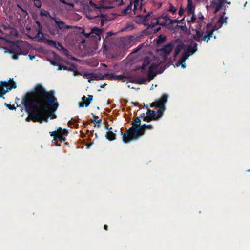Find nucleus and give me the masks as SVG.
Masks as SVG:
<instances>
[{
	"label": "nucleus",
	"mask_w": 250,
	"mask_h": 250,
	"mask_svg": "<svg viewBox=\"0 0 250 250\" xmlns=\"http://www.w3.org/2000/svg\"><path fill=\"white\" fill-rule=\"evenodd\" d=\"M54 94V91H47L40 84H37L32 91L27 92L21 102L28 114L26 121L41 123L47 122L49 116L46 115V112L56 110L59 106Z\"/></svg>",
	"instance_id": "nucleus-1"
},
{
	"label": "nucleus",
	"mask_w": 250,
	"mask_h": 250,
	"mask_svg": "<svg viewBox=\"0 0 250 250\" xmlns=\"http://www.w3.org/2000/svg\"><path fill=\"white\" fill-rule=\"evenodd\" d=\"M41 39L44 42L47 43L49 46L53 47H56V42L55 41L52 40H49L44 38H41Z\"/></svg>",
	"instance_id": "nucleus-21"
},
{
	"label": "nucleus",
	"mask_w": 250,
	"mask_h": 250,
	"mask_svg": "<svg viewBox=\"0 0 250 250\" xmlns=\"http://www.w3.org/2000/svg\"><path fill=\"white\" fill-rule=\"evenodd\" d=\"M17 87L16 83L13 81V79H10L9 81H1L0 82V98L3 97L9 90L15 89Z\"/></svg>",
	"instance_id": "nucleus-5"
},
{
	"label": "nucleus",
	"mask_w": 250,
	"mask_h": 250,
	"mask_svg": "<svg viewBox=\"0 0 250 250\" xmlns=\"http://www.w3.org/2000/svg\"><path fill=\"white\" fill-rule=\"evenodd\" d=\"M166 39V38L165 36H164L163 35H160L158 37V39L157 40L158 43H160L164 42L165 41Z\"/></svg>",
	"instance_id": "nucleus-34"
},
{
	"label": "nucleus",
	"mask_w": 250,
	"mask_h": 250,
	"mask_svg": "<svg viewBox=\"0 0 250 250\" xmlns=\"http://www.w3.org/2000/svg\"><path fill=\"white\" fill-rule=\"evenodd\" d=\"M178 28H180L184 32H187L188 31V28L186 27L185 24H184V25H181L177 24L175 27V29H178Z\"/></svg>",
	"instance_id": "nucleus-30"
},
{
	"label": "nucleus",
	"mask_w": 250,
	"mask_h": 250,
	"mask_svg": "<svg viewBox=\"0 0 250 250\" xmlns=\"http://www.w3.org/2000/svg\"><path fill=\"white\" fill-rule=\"evenodd\" d=\"M169 21H170V22H169V23L168 24V26L169 27H170L174 23V21H172L173 19H170V20Z\"/></svg>",
	"instance_id": "nucleus-52"
},
{
	"label": "nucleus",
	"mask_w": 250,
	"mask_h": 250,
	"mask_svg": "<svg viewBox=\"0 0 250 250\" xmlns=\"http://www.w3.org/2000/svg\"><path fill=\"white\" fill-rule=\"evenodd\" d=\"M92 122L94 124H95L96 123H99V124L97 125V126L98 127H99L100 126V123L101 122V120H96V119H93L92 120Z\"/></svg>",
	"instance_id": "nucleus-44"
},
{
	"label": "nucleus",
	"mask_w": 250,
	"mask_h": 250,
	"mask_svg": "<svg viewBox=\"0 0 250 250\" xmlns=\"http://www.w3.org/2000/svg\"><path fill=\"white\" fill-rule=\"evenodd\" d=\"M184 48L183 44H178L174 49V57H176Z\"/></svg>",
	"instance_id": "nucleus-23"
},
{
	"label": "nucleus",
	"mask_w": 250,
	"mask_h": 250,
	"mask_svg": "<svg viewBox=\"0 0 250 250\" xmlns=\"http://www.w3.org/2000/svg\"><path fill=\"white\" fill-rule=\"evenodd\" d=\"M142 117H141V116L140 117H137L135 120H133L132 121V124L133 125L132 126H134V127H137L139 125L140 126L141 125V120H140V118H142Z\"/></svg>",
	"instance_id": "nucleus-24"
},
{
	"label": "nucleus",
	"mask_w": 250,
	"mask_h": 250,
	"mask_svg": "<svg viewBox=\"0 0 250 250\" xmlns=\"http://www.w3.org/2000/svg\"><path fill=\"white\" fill-rule=\"evenodd\" d=\"M99 30L100 31V33L98 34V35H97L95 34V33H93V35H91V38L93 39L95 41L98 42L101 40V35L102 34L103 31L102 29H100L99 28Z\"/></svg>",
	"instance_id": "nucleus-22"
},
{
	"label": "nucleus",
	"mask_w": 250,
	"mask_h": 250,
	"mask_svg": "<svg viewBox=\"0 0 250 250\" xmlns=\"http://www.w3.org/2000/svg\"><path fill=\"white\" fill-rule=\"evenodd\" d=\"M36 38H40L41 40H42L41 38H43V34L42 32V29H38V33L36 36Z\"/></svg>",
	"instance_id": "nucleus-36"
},
{
	"label": "nucleus",
	"mask_w": 250,
	"mask_h": 250,
	"mask_svg": "<svg viewBox=\"0 0 250 250\" xmlns=\"http://www.w3.org/2000/svg\"><path fill=\"white\" fill-rule=\"evenodd\" d=\"M112 131H113L114 133H115L116 134V133L117 132V130H114L113 128H112Z\"/></svg>",
	"instance_id": "nucleus-63"
},
{
	"label": "nucleus",
	"mask_w": 250,
	"mask_h": 250,
	"mask_svg": "<svg viewBox=\"0 0 250 250\" xmlns=\"http://www.w3.org/2000/svg\"><path fill=\"white\" fill-rule=\"evenodd\" d=\"M160 30V27L158 28L155 31V32H158Z\"/></svg>",
	"instance_id": "nucleus-60"
},
{
	"label": "nucleus",
	"mask_w": 250,
	"mask_h": 250,
	"mask_svg": "<svg viewBox=\"0 0 250 250\" xmlns=\"http://www.w3.org/2000/svg\"><path fill=\"white\" fill-rule=\"evenodd\" d=\"M158 66V65L156 63H152L149 67V70L150 71V73L153 71L154 69H156Z\"/></svg>",
	"instance_id": "nucleus-32"
},
{
	"label": "nucleus",
	"mask_w": 250,
	"mask_h": 250,
	"mask_svg": "<svg viewBox=\"0 0 250 250\" xmlns=\"http://www.w3.org/2000/svg\"><path fill=\"white\" fill-rule=\"evenodd\" d=\"M152 13H148L147 15L145 16L143 15H139V17H141L144 24L145 25H146L148 24V28H154L156 25H161L162 26H164L166 24V21H169L170 20V18L169 16L166 15H163L161 17H159L158 18L156 19V21L155 22H151V24L150 25L148 23H147V20L148 19V17L152 14Z\"/></svg>",
	"instance_id": "nucleus-3"
},
{
	"label": "nucleus",
	"mask_w": 250,
	"mask_h": 250,
	"mask_svg": "<svg viewBox=\"0 0 250 250\" xmlns=\"http://www.w3.org/2000/svg\"><path fill=\"white\" fill-rule=\"evenodd\" d=\"M5 49L6 50V52H8L12 54V58L15 60L18 59V56L22 53L20 47L18 45L11 47L9 49L5 48Z\"/></svg>",
	"instance_id": "nucleus-7"
},
{
	"label": "nucleus",
	"mask_w": 250,
	"mask_h": 250,
	"mask_svg": "<svg viewBox=\"0 0 250 250\" xmlns=\"http://www.w3.org/2000/svg\"><path fill=\"white\" fill-rule=\"evenodd\" d=\"M50 135L51 136L54 137V139H53V141H57L59 140L61 142V137L57 134V131H53L50 132Z\"/></svg>",
	"instance_id": "nucleus-26"
},
{
	"label": "nucleus",
	"mask_w": 250,
	"mask_h": 250,
	"mask_svg": "<svg viewBox=\"0 0 250 250\" xmlns=\"http://www.w3.org/2000/svg\"><path fill=\"white\" fill-rule=\"evenodd\" d=\"M169 11L171 12V13H172L173 14V13L176 12V9L174 6L171 5L170 6V8H169Z\"/></svg>",
	"instance_id": "nucleus-43"
},
{
	"label": "nucleus",
	"mask_w": 250,
	"mask_h": 250,
	"mask_svg": "<svg viewBox=\"0 0 250 250\" xmlns=\"http://www.w3.org/2000/svg\"><path fill=\"white\" fill-rule=\"evenodd\" d=\"M141 117L143 118V120L144 121L146 122H149L153 120H157V118H153V117H151L150 116H148L147 114L146 116H145V114H143V115H141Z\"/></svg>",
	"instance_id": "nucleus-25"
},
{
	"label": "nucleus",
	"mask_w": 250,
	"mask_h": 250,
	"mask_svg": "<svg viewBox=\"0 0 250 250\" xmlns=\"http://www.w3.org/2000/svg\"><path fill=\"white\" fill-rule=\"evenodd\" d=\"M192 14V16H191V17L190 18V20H187V21L188 23H189V22H194L195 21V20H196V17L195 16V15L194 14V13Z\"/></svg>",
	"instance_id": "nucleus-42"
},
{
	"label": "nucleus",
	"mask_w": 250,
	"mask_h": 250,
	"mask_svg": "<svg viewBox=\"0 0 250 250\" xmlns=\"http://www.w3.org/2000/svg\"><path fill=\"white\" fill-rule=\"evenodd\" d=\"M80 30H81V33L83 34V35H85V31H84V29L83 28H82L81 27H79L78 28Z\"/></svg>",
	"instance_id": "nucleus-50"
},
{
	"label": "nucleus",
	"mask_w": 250,
	"mask_h": 250,
	"mask_svg": "<svg viewBox=\"0 0 250 250\" xmlns=\"http://www.w3.org/2000/svg\"><path fill=\"white\" fill-rule=\"evenodd\" d=\"M227 3L229 5H230L231 4V2L230 1H226V3Z\"/></svg>",
	"instance_id": "nucleus-61"
},
{
	"label": "nucleus",
	"mask_w": 250,
	"mask_h": 250,
	"mask_svg": "<svg viewBox=\"0 0 250 250\" xmlns=\"http://www.w3.org/2000/svg\"><path fill=\"white\" fill-rule=\"evenodd\" d=\"M188 12L193 14L194 13V8L193 7L192 1L190 2V4L189 5V2L188 1Z\"/></svg>",
	"instance_id": "nucleus-33"
},
{
	"label": "nucleus",
	"mask_w": 250,
	"mask_h": 250,
	"mask_svg": "<svg viewBox=\"0 0 250 250\" xmlns=\"http://www.w3.org/2000/svg\"><path fill=\"white\" fill-rule=\"evenodd\" d=\"M156 76V74L152 71L151 73H150V71H148V80H151L154 78V77Z\"/></svg>",
	"instance_id": "nucleus-39"
},
{
	"label": "nucleus",
	"mask_w": 250,
	"mask_h": 250,
	"mask_svg": "<svg viewBox=\"0 0 250 250\" xmlns=\"http://www.w3.org/2000/svg\"><path fill=\"white\" fill-rule=\"evenodd\" d=\"M4 105L5 106H6L7 107H8L10 110H16V109L15 106H14V105H11V104H8L6 103H4Z\"/></svg>",
	"instance_id": "nucleus-41"
},
{
	"label": "nucleus",
	"mask_w": 250,
	"mask_h": 250,
	"mask_svg": "<svg viewBox=\"0 0 250 250\" xmlns=\"http://www.w3.org/2000/svg\"><path fill=\"white\" fill-rule=\"evenodd\" d=\"M180 65H181V67L182 68H185L186 67V65L185 62L182 63H180Z\"/></svg>",
	"instance_id": "nucleus-54"
},
{
	"label": "nucleus",
	"mask_w": 250,
	"mask_h": 250,
	"mask_svg": "<svg viewBox=\"0 0 250 250\" xmlns=\"http://www.w3.org/2000/svg\"><path fill=\"white\" fill-rule=\"evenodd\" d=\"M172 21H174V23H178L179 22V21L177 19H174Z\"/></svg>",
	"instance_id": "nucleus-56"
},
{
	"label": "nucleus",
	"mask_w": 250,
	"mask_h": 250,
	"mask_svg": "<svg viewBox=\"0 0 250 250\" xmlns=\"http://www.w3.org/2000/svg\"><path fill=\"white\" fill-rule=\"evenodd\" d=\"M168 98V95L166 94H163L160 99H158V100L155 101L154 102H153L151 104H149V106L151 108H153L154 106H157L160 109V104H162L163 103V106H165V103L167 102Z\"/></svg>",
	"instance_id": "nucleus-8"
},
{
	"label": "nucleus",
	"mask_w": 250,
	"mask_h": 250,
	"mask_svg": "<svg viewBox=\"0 0 250 250\" xmlns=\"http://www.w3.org/2000/svg\"><path fill=\"white\" fill-rule=\"evenodd\" d=\"M190 56V55L187 51L184 52L183 53H182L181 58L177 62L176 65L177 66H180V63H184Z\"/></svg>",
	"instance_id": "nucleus-18"
},
{
	"label": "nucleus",
	"mask_w": 250,
	"mask_h": 250,
	"mask_svg": "<svg viewBox=\"0 0 250 250\" xmlns=\"http://www.w3.org/2000/svg\"><path fill=\"white\" fill-rule=\"evenodd\" d=\"M56 131L57 132V134L61 137V142H65L66 139L64 136H67L68 134V130L65 129H62L61 127H60L58 128Z\"/></svg>",
	"instance_id": "nucleus-15"
},
{
	"label": "nucleus",
	"mask_w": 250,
	"mask_h": 250,
	"mask_svg": "<svg viewBox=\"0 0 250 250\" xmlns=\"http://www.w3.org/2000/svg\"><path fill=\"white\" fill-rule=\"evenodd\" d=\"M29 59L31 60H32L33 59L35 58V56L33 55H29Z\"/></svg>",
	"instance_id": "nucleus-53"
},
{
	"label": "nucleus",
	"mask_w": 250,
	"mask_h": 250,
	"mask_svg": "<svg viewBox=\"0 0 250 250\" xmlns=\"http://www.w3.org/2000/svg\"><path fill=\"white\" fill-rule=\"evenodd\" d=\"M105 85H106V83H104V84H102V85L100 86V87H101V88H104V86H105Z\"/></svg>",
	"instance_id": "nucleus-59"
},
{
	"label": "nucleus",
	"mask_w": 250,
	"mask_h": 250,
	"mask_svg": "<svg viewBox=\"0 0 250 250\" xmlns=\"http://www.w3.org/2000/svg\"><path fill=\"white\" fill-rule=\"evenodd\" d=\"M35 22L38 26V29H42V26L41 22L39 21H36Z\"/></svg>",
	"instance_id": "nucleus-47"
},
{
	"label": "nucleus",
	"mask_w": 250,
	"mask_h": 250,
	"mask_svg": "<svg viewBox=\"0 0 250 250\" xmlns=\"http://www.w3.org/2000/svg\"><path fill=\"white\" fill-rule=\"evenodd\" d=\"M211 26V23H208L206 25L207 30L205 32V34L203 35V32L201 31V29L199 28L198 29H196L195 30L196 34L193 36V39L197 42H199L202 38V40L204 41H206L208 42L210 39V38L212 37L213 32L215 30L214 28L211 29L210 30H208L210 27Z\"/></svg>",
	"instance_id": "nucleus-4"
},
{
	"label": "nucleus",
	"mask_w": 250,
	"mask_h": 250,
	"mask_svg": "<svg viewBox=\"0 0 250 250\" xmlns=\"http://www.w3.org/2000/svg\"><path fill=\"white\" fill-rule=\"evenodd\" d=\"M150 62L148 57H146L143 60V62L140 67H136V70H139L140 69H145V68L149 64Z\"/></svg>",
	"instance_id": "nucleus-19"
},
{
	"label": "nucleus",
	"mask_w": 250,
	"mask_h": 250,
	"mask_svg": "<svg viewBox=\"0 0 250 250\" xmlns=\"http://www.w3.org/2000/svg\"><path fill=\"white\" fill-rule=\"evenodd\" d=\"M54 48L57 49L59 50H65L66 51H67L66 49H65L63 46L59 42H56V47H54Z\"/></svg>",
	"instance_id": "nucleus-31"
},
{
	"label": "nucleus",
	"mask_w": 250,
	"mask_h": 250,
	"mask_svg": "<svg viewBox=\"0 0 250 250\" xmlns=\"http://www.w3.org/2000/svg\"><path fill=\"white\" fill-rule=\"evenodd\" d=\"M100 33V31L99 30V28L97 27H94L91 28V31L89 33H86L84 35L86 38H91V35H93V33H95L97 35H98V34Z\"/></svg>",
	"instance_id": "nucleus-20"
},
{
	"label": "nucleus",
	"mask_w": 250,
	"mask_h": 250,
	"mask_svg": "<svg viewBox=\"0 0 250 250\" xmlns=\"http://www.w3.org/2000/svg\"><path fill=\"white\" fill-rule=\"evenodd\" d=\"M104 229L105 230H108V226L107 225H104Z\"/></svg>",
	"instance_id": "nucleus-55"
},
{
	"label": "nucleus",
	"mask_w": 250,
	"mask_h": 250,
	"mask_svg": "<svg viewBox=\"0 0 250 250\" xmlns=\"http://www.w3.org/2000/svg\"><path fill=\"white\" fill-rule=\"evenodd\" d=\"M139 3V1L136 0L134 2V10H135L136 9H137V6L138 4Z\"/></svg>",
	"instance_id": "nucleus-49"
},
{
	"label": "nucleus",
	"mask_w": 250,
	"mask_h": 250,
	"mask_svg": "<svg viewBox=\"0 0 250 250\" xmlns=\"http://www.w3.org/2000/svg\"><path fill=\"white\" fill-rule=\"evenodd\" d=\"M173 48V44L169 43L165 45L162 49H161L160 51L164 54V56H167L170 54Z\"/></svg>",
	"instance_id": "nucleus-14"
},
{
	"label": "nucleus",
	"mask_w": 250,
	"mask_h": 250,
	"mask_svg": "<svg viewBox=\"0 0 250 250\" xmlns=\"http://www.w3.org/2000/svg\"><path fill=\"white\" fill-rule=\"evenodd\" d=\"M103 46L104 47V49H105L106 48V45L105 44H104V43L103 44Z\"/></svg>",
	"instance_id": "nucleus-64"
},
{
	"label": "nucleus",
	"mask_w": 250,
	"mask_h": 250,
	"mask_svg": "<svg viewBox=\"0 0 250 250\" xmlns=\"http://www.w3.org/2000/svg\"><path fill=\"white\" fill-rule=\"evenodd\" d=\"M132 4H133L132 2H131L130 4L128 5L127 6V7L123 10V13L124 14H128V13H130V12L131 11V10L132 9Z\"/></svg>",
	"instance_id": "nucleus-29"
},
{
	"label": "nucleus",
	"mask_w": 250,
	"mask_h": 250,
	"mask_svg": "<svg viewBox=\"0 0 250 250\" xmlns=\"http://www.w3.org/2000/svg\"><path fill=\"white\" fill-rule=\"evenodd\" d=\"M50 62L52 65H53L54 66L58 65V64L56 60H50Z\"/></svg>",
	"instance_id": "nucleus-46"
},
{
	"label": "nucleus",
	"mask_w": 250,
	"mask_h": 250,
	"mask_svg": "<svg viewBox=\"0 0 250 250\" xmlns=\"http://www.w3.org/2000/svg\"><path fill=\"white\" fill-rule=\"evenodd\" d=\"M89 4L91 6H92L94 8V9L100 8L99 7H98L97 5L96 4H94L92 1H90L89 2Z\"/></svg>",
	"instance_id": "nucleus-45"
},
{
	"label": "nucleus",
	"mask_w": 250,
	"mask_h": 250,
	"mask_svg": "<svg viewBox=\"0 0 250 250\" xmlns=\"http://www.w3.org/2000/svg\"><path fill=\"white\" fill-rule=\"evenodd\" d=\"M120 134L122 136L123 141L125 143L138 138L140 135H144L146 131L142 125H139L137 127L131 126L126 130L125 133L122 132V128H120Z\"/></svg>",
	"instance_id": "nucleus-2"
},
{
	"label": "nucleus",
	"mask_w": 250,
	"mask_h": 250,
	"mask_svg": "<svg viewBox=\"0 0 250 250\" xmlns=\"http://www.w3.org/2000/svg\"><path fill=\"white\" fill-rule=\"evenodd\" d=\"M83 77L87 79L89 82H91L93 80H103L105 76L103 75H98L93 73H85Z\"/></svg>",
	"instance_id": "nucleus-11"
},
{
	"label": "nucleus",
	"mask_w": 250,
	"mask_h": 250,
	"mask_svg": "<svg viewBox=\"0 0 250 250\" xmlns=\"http://www.w3.org/2000/svg\"><path fill=\"white\" fill-rule=\"evenodd\" d=\"M142 125V127L146 130V129H153V126L151 125H146L144 124Z\"/></svg>",
	"instance_id": "nucleus-40"
},
{
	"label": "nucleus",
	"mask_w": 250,
	"mask_h": 250,
	"mask_svg": "<svg viewBox=\"0 0 250 250\" xmlns=\"http://www.w3.org/2000/svg\"><path fill=\"white\" fill-rule=\"evenodd\" d=\"M60 1H61V2L63 3V4H68L66 2V1L64 0H59Z\"/></svg>",
	"instance_id": "nucleus-57"
},
{
	"label": "nucleus",
	"mask_w": 250,
	"mask_h": 250,
	"mask_svg": "<svg viewBox=\"0 0 250 250\" xmlns=\"http://www.w3.org/2000/svg\"><path fill=\"white\" fill-rule=\"evenodd\" d=\"M55 111V110H54V111L51 110V111H47L46 112V115L47 116H49V117H51V119H55V118H56L57 116L55 114L53 113V112H54Z\"/></svg>",
	"instance_id": "nucleus-35"
},
{
	"label": "nucleus",
	"mask_w": 250,
	"mask_h": 250,
	"mask_svg": "<svg viewBox=\"0 0 250 250\" xmlns=\"http://www.w3.org/2000/svg\"><path fill=\"white\" fill-rule=\"evenodd\" d=\"M218 22L220 23L221 24L226 23L227 18L224 17L223 16H221L218 20Z\"/></svg>",
	"instance_id": "nucleus-37"
},
{
	"label": "nucleus",
	"mask_w": 250,
	"mask_h": 250,
	"mask_svg": "<svg viewBox=\"0 0 250 250\" xmlns=\"http://www.w3.org/2000/svg\"><path fill=\"white\" fill-rule=\"evenodd\" d=\"M104 21L103 20H102L101 21V23H100L101 26H103L104 25Z\"/></svg>",
	"instance_id": "nucleus-58"
},
{
	"label": "nucleus",
	"mask_w": 250,
	"mask_h": 250,
	"mask_svg": "<svg viewBox=\"0 0 250 250\" xmlns=\"http://www.w3.org/2000/svg\"><path fill=\"white\" fill-rule=\"evenodd\" d=\"M107 75L109 77V78L110 79L122 80L124 82H125L126 80V79H128V77L125 76L123 75H115L113 74H107Z\"/></svg>",
	"instance_id": "nucleus-17"
},
{
	"label": "nucleus",
	"mask_w": 250,
	"mask_h": 250,
	"mask_svg": "<svg viewBox=\"0 0 250 250\" xmlns=\"http://www.w3.org/2000/svg\"><path fill=\"white\" fill-rule=\"evenodd\" d=\"M226 3V0H212V6L215 8L214 13H216L222 9Z\"/></svg>",
	"instance_id": "nucleus-10"
},
{
	"label": "nucleus",
	"mask_w": 250,
	"mask_h": 250,
	"mask_svg": "<svg viewBox=\"0 0 250 250\" xmlns=\"http://www.w3.org/2000/svg\"><path fill=\"white\" fill-rule=\"evenodd\" d=\"M17 6L20 8L23 11H24V10L21 7V6H20L19 5H17Z\"/></svg>",
	"instance_id": "nucleus-62"
},
{
	"label": "nucleus",
	"mask_w": 250,
	"mask_h": 250,
	"mask_svg": "<svg viewBox=\"0 0 250 250\" xmlns=\"http://www.w3.org/2000/svg\"><path fill=\"white\" fill-rule=\"evenodd\" d=\"M197 43L194 42H191L187 48L186 51L191 56L197 50Z\"/></svg>",
	"instance_id": "nucleus-13"
},
{
	"label": "nucleus",
	"mask_w": 250,
	"mask_h": 250,
	"mask_svg": "<svg viewBox=\"0 0 250 250\" xmlns=\"http://www.w3.org/2000/svg\"><path fill=\"white\" fill-rule=\"evenodd\" d=\"M40 15L42 16H44L46 17H49V18H50L52 20L54 18V17H53L51 16H50V13L48 11H45V10L41 11L40 12Z\"/></svg>",
	"instance_id": "nucleus-27"
},
{
	"label": "nucleus",
	"mask_w": 250,
	"mask_h": 250,
	"mask_svg": "<svg viewBox=\"0 0 250 250\" xmlns=\"http://www.w3.org/2000/svg\"><path fill=\"white\" fill-rule=\"evenodd\" d=\"M54 20L55 24L60 30L62 29H73L74 27L71 25H66L65 23L63 21H61L60 19L57 18H54Z\"/></svg>",
	"instance_id": "nucleus-9"
},
{
	"label": "nucleus",
	"mask_w": 250,
	"mask_h": 250,
	"mask_svg": "<svg viewBox=\"0 0 250 250\" xmlns=\"http://www.w3.org/2000/svg\"><path fill=\"white\" fill-rule=\"evenodd\" d=\"M184 12V10L183 9H182V8H180V9L179 10V11H178V14L181 16L183 15V13Z\"/></svg>",
	"instance_id": "nucleus-48"
},
{
	"label": "nucleus",
	"mask_w": 250,
	"mask_h": 250,
	"mask_svg": "<svg viewBox=\"0 0 250 250\" xmlns=\"http://www.w3.org/2000/svg\"><path fill=\"white\" fill-rule=\"evenodd\" d=\"M146 79L144 78H138L136 80H135V83L138 84H143L145 83V82H146Z\"/></svg>",
	"instance_id": "nucleus-28"
},
{
	"label": "nucleus",
	"mask_w": 250,
	"mask_h": 250,
	"mask_svg": "<svg viewBox=\"0 0 250 250\" xmlns=\"http://www.w3.org/2000/svg\"><path fill=\"white\" fill-rule=\"evenodd\" d=\"M105 128L108 129V131L106 132L105 135L106 139L110 141L115 140L116 138V135L114 133L113 131H112V127L108 128L107 126H105Z\"/></svg>",
	"instance_id": "nucleus-16"
},
{
	"label": "nucleus",
	"mask_w": 250,
	"mask_h": 250,
	"mask_svg": "<svg viewBox=\"0 0 250 250\" xmlns=\"http://www.w3.org/2000/svg\"><path fill=\"white\" fill-rule=\"evenodd\" d=\"M68 70L67 66L62 65V64H58V67L57 68V70Z\"/></svg>",
	"instance_id": "nucleus-38"
},
{
	"label": "nucleus",
	"mask_w": 250,
	"mask_h": 250,
	"mask_svg": "<svg viewBox=\"0 0 250 250\" xmlns=\"http://www.w3.org/2000/svg\"><path fill=\"white\" fill-rule=\"evenodd\" d=\"M113 34H114V33L112 31L108 32L107 33V37H108L109 36H112Z\"/></svg>",
	"instance_id": "nucleus-51"
},
{
	"label": "nucleus",
	"mask_w": 250,
	"mask_h": 250,
	"mask_svg": "<svg viewBox=\"0 0 250 250\" xmlns=\"http://www.w3.org/2000/svg\"><path fill=\"white\" fill-rule=\"evenodd\" d=\"M93 98L92 95H88V98H86L85 96L82 97L81 99L82 102L79 105V107H83L84 106L88 107L92 101Z\"/></svg>",
	"instance_id": "nucleus-12"
},
{
	"label": "nucleus",
	"mask_w": 250,
	"mask_h": 250,
	"mask_svg": "<svg viewBox=\"0 0 250 250\" xmlns=\"http://www.w3.org/2000/svg\"><path fill=\"white\" fill-rule=\"evenodd\" d=\"M160 105V109H159L157 111H155L148 108L146 114L153 118H157V120H158L163 116L166 109L165 106H163V103Z\"/></svg>",
	"instance_id": "nucleus-6"
}]
</instances>
